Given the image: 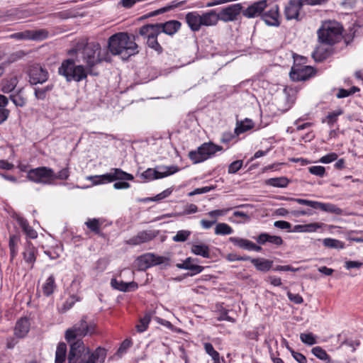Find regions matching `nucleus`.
<instances>
[{"label":"nucleus","mask_w":363,"mask_h":363,"mask_svg":"<svg viewBox=\"0 0 363 363\" xmlns=\"http://www.w3.org/2000/svg\"><path fill=\"white\" fill-rule=\"evenodd\" d=\"M82 58L86 63V67L81 65H77L76 61L73 59H67L63 60L59 67V74L65 77L68 82H79L86 79L88 74L97 76L98 72H94V67L103 61L109 62L111 60L108 52L102 49L101 45L94 41L86 43L84 46Z\"/></svg>","instance_id":"obj_1"},{"label":"nucleus","mask_w":363,"mask_h":363,"mask_svg":"<svg viewBox=\"0 0 363 363\" xmlns=\"http://www.w3.org/2000/svg\"><path fill=\"white\" fill-rule=\"evenodd\" d=\"M106 354V349L98 347L91 351L82 340H77L69 348L67 360L68 363H104Z\"/></svg>","instance_id":"obj_2"},{"label":"nucleus","mask_w":363,"mask_h":363,"mask_svg":"<svg viewBox=\"0 0 363 363\" xmlns=\"http://www.w3.org/2000/svg\"><path fill=\"white\" fill-rule=\"evenodd\" d=\"M135 40L134 35H130L123 32L115 33L108 38V51L113 55H120L123 60H127L139 52Z\"/></svg>","instance_id":"obj_3"},{"label":"nucleus","mask_w":363,"mask_h":363,"mask_svg":"<svg viewBox=\"0 0 363 363\" xmlns=\"http://www.w3.org/2000/svg\"><path fill=\"white\" fill-rule=\"evenodd\" d=\"M69 177L68 168L61 169L57 174L49 167H40L32 169L28 172L27 177L29 180L41 184H51L55 179H67Z\"/></svg>","instance_id":"obj_4"},{"label":"nucleus","mask_w":363,"mask_h":363,"mask_svg":"<svg viewBox=\"0 0 363 363\" xmlns=\"http://www.w3.org/2000/svg\"><path fill=\"white\" fill-rule=\"evenodd\" d=\"M342 26L335 21H329L323 23L318 30V35L321 43L333 45L342 38Z\"/></svg>","instance_id":"obj_5"},{"label":"nucleus","mask_w":363,"mask_h":363,"mask_svg":"<svg viewBox=\"0 0 363 363\" xmlns=\"http://www.w3.org/2000/svg\"><path fill=\"white\" fill-rule=\"evenodd\" d=\"M185 20L193 32L199 31L202 26H215L216 16L209 11L200 15L197 11H191L186 14Z\"/></svg>","instance_id":"obj_6"},{"label":"nucleus","mask_w":363,"mask_h":363,"mask_svg":"<svg viewBox=\"0 0 363 363\" xmlns=\"http://www.w3.org/2000/svg\"><path fill=\"white\" fill-rule=\"evenodd\" d=\"M223 147L215 145L212 142L204 143L197 150L189 152V157L194 164L202 162L213 156L217 152L221 151Z\"/></svg>","instance_id":"obj_7"},{"label":"nucleus","mask_w":363,"mask_h":363,"mask_svg":"<svg viewBox=\"0 0 363 363\" xmlns=\"http://www.w3.org/2000/svg\"><path fill=\"white\" fill-rule=\"evenodd\" d=\"M139 35L147 39L146 45L158 55L162 54L163 48L158 41L160 30L152 24H145L139 28Z\"/></svg>","instance_id":"obj_8"},{"label":"nucleus","mask_w":363,"mask_h":363,"mask_svg":"<svg viewBox=\"0 0 363 363\" xmlns=\"http://www.w3.org/2000/svg\"><path fill=\"white\" fill-rule=\"evenodd\" d=\"M242 9L241 4H235L222 9L218 13H216L214 10H211L216 16L215 25L217 24L219 20L223 22L236 21L242 11Z\"/></svg>","instance_id":"obj_9"},{"label":"nucleus","mask_w":363,"mask_h":363,"mask_svg":"<svg viewBox=\"0 0 363 363\" xmlns=\"http://www.w3.org/2000/svg\"><path fill=\"white\" fill-rule=\"evenodd\" d=\"M286 199L295 201L301 205L310 206L314 209H320L323 211L334 213L336 215H342L343 213V211L340 208L337 207L335 204L330 203H321L315 201L294 198H286Z\"/></svg>","instance_id":"obj_10"},{"label":"nucleus","mask_w":363,"mask_h":363,"mask_svg":"<svg viewBox=\"0 0 363 363\" xmlns=\"http://www.w3.org/2000/svg\"><path fill=\"white\" fill-rule=\"evenodd\" d=\"M86 316H84L82 320L74 324L72 328L67 329L65 332V339L71 347L72 344L76 342L77 340H82V337L86 335Z\"/></svg>","instance_id":"obj_11"},{"label":"nucleus","mask_w":363,"mask_h":363,"mask_svg":"<svg viewBox=\"0 0 363 363\" xmlns=\"http://www.w3.org/2000/svg\"><path fill=\"white\" fill-rule=\"evenodd\" d=\"M168 259L154 253H147L140 256L137 259L139 270L144 271L147 268L168 262Z\"/></svg>","instance_id":"obj_12"},{"label":"nucleus","mask_w":363,"mask_h":363,"mask_svg":"<svg viewBox=\"0 0 363 363\" xmlns=\"http://www.w3.org/2000/svg\"><path fill=\"white\" fill-rule=\"evenodd\" d=\"M28 74L29 82L31 85L42 84L47 82L49 78L48 69L39 64H35L30 66Z\"/></svg>","instance_id":"obj_13"},{"label":"nucleus","mask_w":363,"mask_h":363,"mask_svg":"<svg viewBox=\"0 0 363 363\" xmlns=\"http://www.w3.org/2000/svg\"><path fill=\"white\" fill-rule=\"evenodd\" d=\"M161 169H163L162 172L157 171L155 169L148 168L141 174V177L146 180L150 181L169 176L179 171L177 166L162 167Z\"/></svg>","instance_id":"obj_14"},{"label":"nucleus","mask_w":363,"mask_h":363,"mask_svg":"<svg viewBox=\"0 0 363 363\" xmlns=\"http://www.w3.org/2000/svg\"><path fill=\"white\" fill-rule=\"evenodd\" d=\"M315 74V69L311 66L294 65L290 72V77L294 82L306 81Z\"/></svg>","instance_id":"obj_15"},{"label":"nucleus","mask_w":363,"mask_h":363,"mask_svg":"<svg viewBox=\"0 0 363 363\" xmlns=\"http://www.w3.org/2000/svg\"><path fill=\"white\" fill-rule=\"evenodd\" d=\"M267 0H260L254 2L249 6L246 9H242V15L247 18H257L262 16L263 11L267 8Z\"/></svg>","instance_id":"obj_16"},{"label":"nucleus","mask_w":363,"mask_h":363,"mask_svg":"<svg viewBox=\"0 0 363 363\" xmlns=\"http://www.w3.org/2000/svg\"><path fill=\"white\" fill-rule=\"evenodd\" d=\"M198 263H199V261L197 259L187 257L182 263H177L176 264V266L179 269L189 270V272L187 274V275L192 277L197 274L201 273L202 272V270L203 269V267L199 265Z\"/></svg>","instance_id":"obj_17"},{"label":"nucleus","mask_w":363,"mask_h":363,"mask_svg":"<svg viewBox=\"0 0 363 363\" xmlns=\"http://www.w3.org/2000/svg\"><path fill=\"white\" fill-rule=\"evenodd\" d=\"M303 4V0H290L284 9L286 18L298 20L299 11Z\"/></svg>","instance_id":"obj_18"},{"label":"nucleus","mask_w":363,"mask_h":363,"mask_svg":"<svg viewBox=\"0 0 363 363\" xmlns=\"http://www.w3.org/2000/svg\"><path fill=\"white\" fill-rule=\"evenodd\" d=\"M151 24L160 30V35L162 33H164L169 35H173L180 29L182 26V23L177 20H171L165 23H157Z\"/></svg>","instance_id":"obj_19"},{"label":"nucleus","mask_w":363,"mask_h":363,"mask_svg":"<svg viewBox=\"0 0 363 363\" xmlns=\"http://www.w3.org/2000/svg\"><path fill=\"white\" fill-rule=\"evenodd\" d=\"M262 19L268 26H279L280 25V21L278 5H274L267 11H263Z\"/></svg>","instance_id":"obj_20"},{"label":"nucleus","mask_w":363,"mask_h":363,"mask_svg":"<svg viewBox=\"0 0 363 363\" xmlns=\"http://www.w3.org/2000/svg\"><path fill=\"white\" fill-rule=\"evenodd\" d=\"M157 232L155 230H143L139 232L137 235L130 238L128 240V243L132 245H139L152 240L157 236Z\"/></svg>","instance_id":"obj_21"},{"label":"nucleus","mask_w":363,"mask_h":363,"mask_svg":"<svg viewBox=\"0 0 363 363\" xmlns=\"http://www.w3.org/2000/svg\"><path fill=\"white\" fill-rule=\"evenodd\" d=\"M30 330V322L27 318H20L16 323L14 335L18 338L24 337Z\"/></svg>","instance_id":"obj_22"},{"label":"nucleus","mask_w":363,"mask_h":363,"mask_svg":"<svg viewBox=\"0 0 363 363\" xmlns=\"http://www.w3.org/2000/svg\"><path fill=\"white\" fill-rule=\"evenodd\" d=\"M229 241L233 243L234 246L244 250H262L261 247L257 245L254 242L237 237H230Z\"/></svg>","instance_id":"obj_23"},{"label":"nucleus","mask_w":363,"mask_h":363,"mask_svg":"<svg viewBox=\"0 0 363 363\" xmlns=\"http://www.w3.org/2000/svg\"><path fill=\"white\" fill-rule=\"evenodd\" d=\"M255 268L261 272H268L273 267V261L266 259L264 258H253L250 259Z\"/></svg>","instance_id":"obj_24"},{"label":"nucleus","mask_w":363,"mask_h":363,"mask_svg":"<svg viewBox=\"0 0 363 363\" xmlns=\"http://www.w3.org/2000/svg\"><path fill=\"white\" fill-rule=\"evenodd\" d=\"M257 241L259 244L264 245L266 242H269L274 244L277 246H279L282 244L283 240L281 237L277 235H270L267 233H262L260 234L257 238Z\"/></svg>","instance_id":"obj_25"},{"label":"nucleus","mask_w":363,"mask_h":363,"mask_svg":"<svg viewBox=\"0 0 363 363\" xmlns=\"http://www.w3.org/2000/svg\"><path fill=\"white\" fill-rule=\"evenodd\" d=\"M332 53L330 48H325L324 45L318 47L313 52L312 56L316 62H322L327 59Z\"/></svg>","instance_id":"obj_26"},{"label":"nucleus","mask_w":363,"mask_h":363,"mask_svg":"<svg viewBox=\"0 0 363 363\" xmlns=\"http://www.w3.org/2000/svg\"><path fill=\"white\" fill-rule=\"evenodd\" d=\"M87 179L91 180L93 184L98 185L100 184H104L106 182H111L116 181V178H114L113 171L111 172L103 174V175H96V176H89L87 177Z\"/></svg>","instance_id":"obj_27"},{"label":"nucleus","mask_w":363,"mask_h":363,"mask_svg":"<svg viewBox=\"0 0 363 363\" xmlns=\"http://www.w3.org/2000/svg\"><path fill=\"white\" fill-rule=\"evenodd\" d=\"M17 222L28 237L30 238H35L37 237V232L29 225L25 218L18 216Z\"/></svg>","instance_id":"obj_28"},{"label":"nucleus","mask_w":363,"mask_h":363,"mask_svg":"<svg viewBox=\"0 0 363 363\" xmlns=\"http://www.w3.org/2000/svg\"><path fill=\"white\" fill-rule=\"evenodd\" d=\"M17 84L18 79L15 76L4 79L1 82V90L4 93H9L14 90Z\"/></svg>","instance_id":"obj_29"},{"label":"nucleus","mask_w":363,"mask_h":363,"mask_svg":"<svg viewBox=\"0 0 363 363\" xmlns=\"http://www.w3.org/2000/svg\"><path fill=\"white\" fill-rule=\"evenodd\" d=\"M67 356V345L65 342L58 343L55 352V363H65Z\"/></svg>","instance_id":"obj_30"},{"label":"nucleus","mask_w":363,"mask_h":363,"mask_svg":"<svg viewBox=\"0 0 363 363\" xmlns=\"http://www.w3.org/2000/svg\"><path fill=\"white\" fill-rule=\"evenodd\" d=\"M254 127V123L252 120L246 118L243 121L237 122V126L235 128V133L239 135Z\"/></svg>","instance_id":"obj_31"},{"label":"nucleus","mask_w":363,"mask_h":363,"mask_svg":"<svg viewBox=\"0 0 363 363\" xmlns=\"http://www.w3.org/2000/svg\"><path fill=\"white\" fill-rule=\"evenodd\" d=\"M152 312H146L143 317L140 318L139 323L136 325L135 328L138 333H141L145 332L150 324L152 318Z\"/></svg>","instance_id":"obj_32"},{"label":"nucleus","mask_w":363,"mask_h":363,"mask_svg":"<svg viewBox=\"0 0 363 363\" xmlns=\"http://www.w3.org/2000/svg\"><path fill=\"white\" fill-rule=\"evenodd\" d=\"M56 287L55 277L51 274L43 286V291L45 296H49L53 292Z\"/></svg>","instance_id":"obj_33"},{"label":"nucleus","mask_w":363,"mask_h":363,"mask_svg":"<svg viewBox=\"0 0 363 363\" xmlns=\"http://www.w3.org/2000/svg\"><path fill=\"white\" fill-rule=\"evenodd\" d=\"M216 311L219 313L217 317L218 321L227 320L230 323H235V319L228 315V310L225 308L221 304L216 305Z\"/></svg>","instance_id":"obj_34"},{"label":"nucleus","mask_w":363,"mask_h":363,"mask_svg":"<svg viewBox=\"0 0 363 363\" xmlns=\"http://www.w3.org/2000/svg\"><path fill=\"white\" fill-rule=\"evenodd\" d=\"M319 225L318 223H309L304 225H296L293 229L292 232H298V233H305V232H315L317 229L319 228Z\"/></svg>","instance_id":"obj_35"},{"label":"nucleus","mask_w":363,"mask_h":363,"mask_svg":"<svg viewBox=\"0 0 363 363\" xmlns=\"http://www.w3.org/2000/svg\"><path fill=\"white\" fill-rule=\"evenodd\" d=\"M29 40H43L48 37L49 32L45 29L29 30Z\"/></svg>","instance_id":"obj_36"},{"label":"nucleus","mask_w":363,"mask_h":363,"mask_svg":"<svg viewBox=\"0 0 363 363\" xmlns=\"http://www.w3.org/2000/svg\"><path fill=\"white\" fill-rule=\"evenodd\" d=\"M311 352L318 359L325 361L326 363L331 362L330 357L326 351L323 350L321 347L316 346L313 347L311 350Z\"/></svg>","instance_id":"obj_37"},{"label":"nucleus","mask_w":363,"mask_h":363,"mask_svg":"<svg viewBox=\"0 0 363 363\" xmlns=\"http://www.w3.org/2000/svg\"><path fill=\"white\" fill-rule=\"evenodd\" d=\"M289 181L284 177L271 178L266 181V184L274 187H286L288 185Z\"/></svg>","instance_id":"obj_38"},{"label":"nucleus","mask_w":363,"mask_h":363,"mask_svg":"<svg viewBox=\"0 0 363 363\" xmlns=\"http://www.w3.org/2000/svg\"><path fill=\"white\" fill-rule=\"evenodd\" d=\"M184 2H185L184 1H174L171 2L169 4L167 5L166 6L152 12L150 14V16H155L158 14H161V13H165L167 11H169L174 8L180 6L181 5L184 4Z\"/></svg>","instance_id":"obj_39"},{"label":"nucleus","mask_w":363,"mask_h":363,"mask_svg":"<svg viewBox=\"0 0 363 363\" xmlns=\"http://www.w3.org/2000/svg\"><path fill=\"white\" fill-rule=\"evenodd\" d=\"M9 97L10 99L16 106L23 107L26 105V99L24 97L23 94L22 89H20L16 94H11Z\"/></svg>","instance_id":"obj_40"},{"label":"nucleus","mask_w":363,"mask_h":363,"mask_svg":"<svg viewBox=\"0 0 363 363\" xmlns=\"http://www.w3.org/2000/svg\"><path fill=\"white\" fill-rule=\"evenodd\" d=\"M54 84H50L43 88H35L34 91L35 98L38 100H45L47 96V93L52 90Z\"/></svg>","instance_id":"obj_41"},{"label":"nucleus","mask_w":363,"mask_h":363,"mask_svg":"<svg viewBox=\"0 0 363 363\" xmlns=\"http://www.w3.org/2000/svg\"><path fill=\"white\" fill-rule=\"evenodd\" d=\"M233 232V228L225 223H219L216 225L215 234L216 235H230Z\"/></svg>","instance_id":"obj_42"},{"label":"nucleus","mask_w":363,"mask_h":363,"mask_svg":"<svg viewBox=\"0 0 363 363\" xmlns=\"http://www.w3.org/2000/svg\"><path fill=\"white\" fill-rule=\"evenodd\" d=\"M114 178L116 180H133V176L129 173H127L118 168H114L112 169Z\"/></svg>","instance_id":"obj_43"},{"label":"nucleus","mask_w":363,"mask_h":363,"mask_svg":"<svg viewBox=\"0 0 363 363\" xmlns=\"http://www.w3.org/2000/svg\"><path fill=\"white\" fill-rule=\"evenodd\" d=\"M27 53L23 50H17L16 52H13L11 53L7 59H6V63L7 64H11L13 62H16L21 59H23L24 57H26Z\"/></svg>","instance_id":"obj_44"},{"label":"nucleus","mask_w":363,"mask_h":363,"mask_svg":"<svg viewBox=\"0 0 363 363\" xmlns=\"http://www.w3.org/2000/svg\"><path fill=\"white\" fill-rule=\"evenodd\" d=\"M316 336L312 333H301L300 340L303 343L308 345H313L317 343Z\"/></svg>","instance_id":"obj_45"},{"label":"nucleus","mask_w":363,"mask_h":363,"mask_svg":"<svg viewBox=\"0 0 363 363\" xmlns=\"http://www.w3.org/2000/svg\"><path fill=\"white\" fill-rule=\"evenodd\" d=\"M323 244L325 247L328 248L340 249L343 247V244L341 241L333 238L324 239Z\"/></svg>","instance_id":"obj_46"},{"label":"nucleus","mask_w":363,"mask_h":363,"mask_svg":"<svg viewBox=\"0 0 363 363\" xmlns=\"http://www.w3.org/2000/svg\"><path fill=\"white\" fill-rule=\"evenodd\" d=\"M286 347L290 352L294 359L297 361L298 363H307L306 357L303 354L294 350L291 347L289 346L287 342Z\"/></svg>","instance_id":"obj_47"},{"label":"nucleus","mask_w":363,"mask_h":363,"mask_svg":"<svg viewBox=\"0 0 363 363\" xmlns=\"http://www.w3.org/2000/svg\"><path fill=\"white\" fill-rule=\"evenodd\" d=\"M191 233L189 230H179L177 234L173 237L172 240L174 242H184L191 235Z\"/></svg>","instance_id":"obj_48"},{"label":"nucleus","mask_w":363,"mask_h":363,"mask_svg":"<svg viewBox=\"0 0 363 363\" xmlns=\"http://www.w3.org/2000/svg\"><path fill=\"white\" fill-rule=\"evenodd\" d=\"M86 227L92 232L95 233H99L100 230V223L98 219L93 218L89 219L85 223Z\"/></svg>","instance_id":"obj_49"},{"label":"nucleus","mask_w":363,"mask_h":363,"mask_svg":"<svg viewBox=\"0 0 363 363\" xmlns=\"http://www.w3.org/2000/svg\"><path fill=\"white\" fill-rule=\"evenodd\" d=\"M111 284L114 289H116L121 291H128V289L127 288L128 282H124L123 281H118L116 279H111Z\"/></svg>","instance_id":"obj_50"},{"label":"nucleus","mask_w":363,"mask_h":363,"mask_svg":"<svg viewBox=\"0 0 363 363\" xmlns=\"http://www.w3.org/2000/svg\"><path fill=\"white\" fill-rule=\"evenodd\" d=\"M203 347H204V350L206 351V352L211 357L212 359L216 358L217 357H220V354L216 351L215 350L213 345L210 342H205L203 344Z\"/></svg>","instance_id":"obj_51"},{"label":"nucleus","mask_w":363,"mask_h":363,"mask_svg":"<svg viewBox=\"0 0 363 363\" xmlns=\"http://www.w3.org/2000/svg\"><path fill=\"white\" fill-rule=\"evenodd\" d=\"M172 190L171 189H167L166 190L163 191L160 194H158L155 196L145 199V201H158L169 196L172 194Z\"/></svg>","instance_id":"obj_52"},{"label":"nucleus","mask_w":363,"mask_h":363,"mask_svg":"<svg viewBox=\"0 0 363 363\" xmlns=\"http://www.w3.org/2000/svg\"><path fill=\"white\" fill-rule=\"evenodd\" d=\"M83 280V277L81 275H77L72 280L70 289L73 292H77L81 288V283Z\"/></svg>","instance_id":"obj_53"},{"label":"nucleus","mask_w":363,"mask_h":363,"mask_svg":"<svg viewBox=\"0 0 363 363\" xmlns=\"http://www.w3.org/2000/svg\"><path fill=\"white\" fill-rule=\"evenodd\" d=\"M311 174L323 177L325 174V169L323 166H312L308 168Z\"/></svg>","instance_id":"obj_54"},{"label":"nucleus","mask_w":363,"mask_h":363,"mask_svg":"<svg viewBox=\"0 0 363 363\" xmlns=\"http://www.w3.org/2000/svg\"><path fill=\"white\" fill-rule=\"evenodd\" d=\"M131 345H132L131 340H128V339H125V340L123 341V342L121 344V346L118 349L117 354H118L119 356L123 355V354H125L127 352L128 349L130 348L131 347Z\"/></svg>","instance_id":"obj_55"},{"label":"nucleus","mask_w":363,"mask_h":363,"mask_svg":"<svg viewBox=\"0 0 363 363\" xmlns=\"http://www.w3.org/2000/svg\"><path fill=\"white\" fill-rule=\"evenodd\" d=\"M363 265L362 262L347 260L345 262L344 267L348 269H359Z\"/></svg>","instance_id":"obj_56"},{"label":"nucleus","mask_w":363,"mask_h":363,"mask_svg":"<svg viewBox=\"0 0 363 363\" xmlns=\"http://www.w3.org/2000/svg\"><path fill=\"white\" fill-rule=\"evenodd\" d=\"M242 160H236L233 162L228 167V173L235 174L242 167Z\"/></svg>","instance_id":"obj_57"},{"label":"nucleus","mask_w":363,"mask_h":363,"mask_svg":"<svg viewBox=\"0 0 363 363\" xmlns=\"http://www.w3.org/2000/svg\"><path fill=\"white\" fill-rule=\"evenodd\" d=\"M29 30H25L23 32H18L11 34L9 37L12 39H16L18 40H29Z\"/></svg>","instance_id":"obj_58"},{"label":"nucleus","mask_w":363,"mask_h":363,"mask_svg":"<svg viewBox=\"0 0 363 363\" xmlns=\"http://www.w3.org/2000/svg\"><path fill=\"white\" fill-rule=\"evenodd\" d=\"M22 255L25 261L27 263L30 264L32 267L36 258L34 251H23Z\"/></svg>","instance_id":"obj_59"},{"label":"nucleus","mask_w":363,"mask_h":363,"mask_svg":"<svg viewBox=\"0 0 363 363\" xmlns=\"http://www.w3.org/2000/svg\"><path fill=\"white\" fill-rule=\"evenodd\" d=\"M274 225L279 229L286 230L289 232H292L291 225L287 221L277 220L274 222Z\"/></svg>","instance_id":"obj_60"},{"label":"nucleus","mask_w":363,"mask_h":363,"mask_svg":"<svg viewBox=\"0 0 363 363\" xmlns=\"http://www.w3.org/2000/svg\"><path fill=\"white\" fill-rule=\"evenodd\" d=\"M360 344L359 340H354L352 339H346L342 343L341 346L346 345L352 348V352H354L356 350V347H358Z\"/></svg>","instance_id":"obj_61"},{"label":"nucleus","mask_w":363,"mask_h":363,"mask_svg":"<svg viewBox=\"0 0 363 363\" xmlns=\"http://www.w3.org/2000/svg\"><path fill=\"white\" fill-rule=\"evenodd\" d=\"M337 158V155L335 152L329 153L323 157H322L320 159V162L324 164H328L330 163L335 160H336Z\"/></svg>","instance_id":"obj_62"},{"label":"nucleus","mask_w":363,"mask_h":363,"mask_svg":"<svg viewBox=\"0 0 363 363\" xmlns=\"http://www.w3.org/2000/svg\"><path fill=\"white\" fill-rule=\"evenodd\" d=\"M287 296L291 302H293L296 304H301L303 301V299L301 297V296H300L298 294H293L291 291H288Z\"/></svg>","instance_id":"obj_63"},{"label":"nucleus","mask_w":363,"mask_h":363,"mask_svg":"<svg viewBox=\"0 0 363 363\" xmlns=\"http://www.w3.org/2000/svg\"><path fill=\"white\" fill-rule=\"evenodd\" d=\"M342 113V111L330 113L327 116V121L330 126H333L337 121L338 116Z\"/></svg>","instance_id":"obj_64"}]
</instances>
